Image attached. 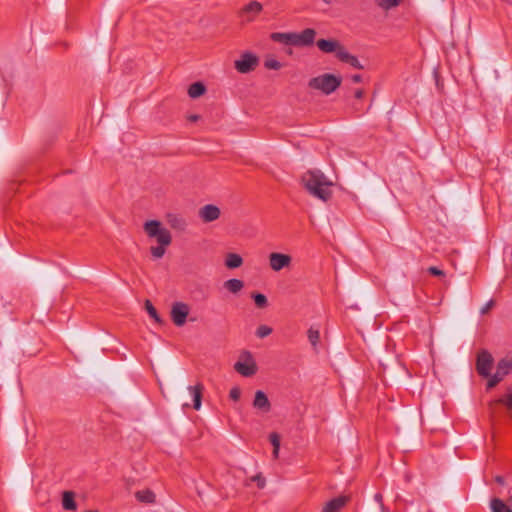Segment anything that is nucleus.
<instances>
[{
  "label": "nucleus",
  "instance_id": "44",
  "mask_svg": "<svg viewBox=\"0 0 512 512\" xmlns=\"http://www.w3.org/2000/svg\"><path fill=\"white\" fill-rule=\"evenodd\" d=\"M379 506H380L381 512H389L388 508L383 504V502L381 504H379Z\"/></svg>",
  "mask_w": 512,
  "mask_h": 512
},
{
  "label": "nucleus",
  "instance_id": "19",
  "mask_svg": "<svg viewBox=\"0 0 512 512\" xmlns=\"http://www.w3.org/2000/svg\"><path fill=\"white\" fill-rule=\"evenodd\" d=\"M135 497L139 502L146 504H152L156 501L155 493L150 489L137 491Z\"/></svg>",
  "mask_w": 512,
  "mask_h": 512
},
{
  "label": "nucleus",
  "instance_id": "28",
  "mask_svg": "<svg viewBox=\"0 0 512 512\" xmlns=\"http://www.w3.org/2000/svg\"><path fill=\"white\" fill-rule=\"evenodd\" d=\"M168 246L169 245L158 244L157 246L150 247V253L152 255V258L155 260L161 259L165 255L166 248Z\"/></svg>",
  "mask_w": 512,
  "mask_h": 512
},
{
  "label": "nucleus",
  "instance_id": "8",
  "mask_svg": "<svg viewBox=\"0 0 512 512\" xmlns=\"http://www.w3.org/2000/svg\"><path fill=\"white\" fill-rule=\"evenodd\" d=\"M268 259L270 268L275 272L288 268L292 262V257L290 255L279 252L270 253Z\"/></svg>",
  "mask_w": 512,
  "mask_h": 512
},
{
  "label": "nucleus",
  "instance_id": "15",
  "mask_svg": "<svg viewBox=\"0 0 512 512\" xmlns=\"http://www.w3.org/2000/svg\"><path fill=\"white\" fill-rule=\"evenodd\" d=\"M188 391L193 399V408L195 410H199L201 408L202 404V392H203V385L201 383H198L194 386H188Z\"/></svg>",
  "mask_w": 512,
  "mask_h": 512
},
{
  "label": "nucleus",
  "instance_id": "27",
  "mask_svg": "<svg viewBox=\"0 0 512 512\" xmlns=\"http://www.w3.org/2000/svg\"><path fill=\"white\" fill-rule=\"evenodd\" d=\"M269 440L273 446V457L276 459L279 456V449H280V436L278 433L273 432L269 435Z\"/></svg>",
  "mask_w": 512,
  "mask_h": 512
},
{
  "label": "nucleus",
  "instance_id": "20",
  "mask_svg": "<svg viewBox=\"0 0 512 512\" xmlns=\"http://www.w3.org/2000/svg\"><path fill=\"white\" fill-rule=\"evenodd\" d=\"M243 264V258L237 253H228L225 257V266L228 269L239 268Z\"/></svg>",
  "mask_w": 512,
  "mask_h": 512
},
{
  "label": "nucleus",
  "instance_id": "26",
  "mask_svg": "<svg viewBox=\"0 0 512 512\" xmlns=\"http://www.w3.org/2000/svg\"><path fill=\"white\" fill-rule=\"evenodd\" d=\"M496 403L504 405L512 415V391L509 390L506 394L496 400Z\"/></svg>",
  "mask_w": 512,
  "mask_h": 512
},
{
  "label": "nucleus",
  "instance_id": "3",
  "mask_svg": "<svg viewBox=\"0 0 512 512\" xmlns=\"http://www.w3.org/2000/svg\"><path fill=\"white\" fill-rule=\"evenodd\" d=\"M342 83V78L334 74L325 73L309 80L308 86L311 89L319 90L325 95L336 91Z\"/></svg>",
  "mask_w": 512,
  "mask_h": 512
},
{
  "label": "nucleus",
  "instance_id": "35",
  "mask_svg": "<svg viewBox=\"0 0 512 512\" xmlns=\"http://www.w3.org/2000/svg\"><path fill=\"white\" fill-rule=\"evenodd\" d=\"M240 396L241 390L239 387H233L229 392V397L234 401H238L240 399Z\"/></svg>",
  "mask_w": 512,
  "mask_h": 512
},
{
  "label": "nucleus",
  "instance_id": "45",
  "mask_svg": "<svg viewBox=\"0 0 512 512\" xmlns=\"http://www.w3.org/2000/svg\"><path fill=\"white\" fill-rule=\"evenodd\" d=\"M190 406H191V404H190V403H186V402H185V403H182V407H183V408H189Z\"/></svg>",
  "mask_w": 512,
  "mask_h": 512
},
{
  "label": "nucleus",
  "instance_id": "12",
  "mask_svg": "<svg viewBox=\"0 0 512 512\" xmlns=\"http://www.w3.org/2000/svg\"><path fill=\"white\" fill-rule=\"evenodd\" d=\"M220 215L221 211L219 207L214 204H206L198 211V216L204 223L213 222L217 220Z\"/></svg>",
  "mask_w": 512,
  "mask_h": 512
},
{
  "label": "nucleus",
  "instance_id": "17",
  "mask_svg": "<svg viewBox=\"0 0 512 512\" xmlns=\"http://www.w3.org/2000/svg\"><path fill=\"white\" fill-rule=\"evenodd\" d=\"M338 60L343 63L349 64L355 69H364V65L360 63L358 58L355 55L350 54L345 48L343 51L340 52Z\"/></svg>",
  "mask_w": 512,
  "mask_h": 512
},
{
  "label": "nucleus",
  "instance_id": "31",
  "mask_svg": "<svg viewBox=\"0 0 512 512\" xmlns=\"http://www.w3.org/2000/svg\"><path fill=\"white\" fill-rule=\"evenodd\" d=\"M375 1H376V4L384 10H389V9L399 5V0H375Z\"/></svg>",
  "mask_w": 512,
  "mask_h": 512
},
{
  "label": "nucleus",
  "instance_id": "1",
  "mask_svg": "<svg viewBox=\"0 0 512 512\" xmlns=\"http://www.w3.org/2000/svg\"><path fill=\"white\" fill-rule=\"evenodd\" d=\"M305 190L314 198L328 202L333 195V182L319 169H311L301 176Z\"/></svg>",
  "mask_w": 512,
  "mask_h": 512
},
{
  "label": "nucleus",
  "instance_id": "16",
  "mask_svg": "<svg viewBox=\"0 0 512 512\" xmlns=\"http://www.w3.org/2000/svg\"><path fill=\"white\" fill-rule=\"evenodd\" d=\"M347 500L348 498L345 496L334 498L324 505L321 512H339L345 506Z\"/></svg>",
  "mask_w": 512,
  "mask_h": 512
},
{
  "label": "nucleus",
  "instance_id": "38",
  "mask_svg": "<svg viewBox=\"0 0 512 512\" xmlns=\"http://www.w3.org/2000/svg\"><path fill=\"white\" fill-rule=\"evenodd\" d=\"M494 305V301L490 300L488 301L480 310L481 314H486Z\"/></svg>",
  "mask_w": 512,
  "mask_h": 512
},
{
  "label": "nucleus",
  "instance_id": "36",
  "mask_svg": "<svg viewBox=\"0 0 512 512\" xmlns=\"http://www.w3.org/2000/svg\"><path fill=\"white\" fill-rule=\"evenodd\" d=\"M252 481L257 483V486L262 489L264 488L266 481L265 478L261 474H257L251 478Z\"/></svg>",
  "mask_w": 512,
  "mask_h": 512
},
{
  "label": "nucleus",
  "instance_id": "32",
  "mask_svg": "<svg viewBox=\"0 0 512 512\" xmlns=\"http://www.w3.org/2000/svg\"><path fill=\"white\" fill-rule=\"evenodd\" d=\"M264 67L269 70H279L282 65L278 60L268 57L264 61Z\"/></svg>",
  "mask_w": 512,
  "mask_h": 512
},
{
  "label": "nucleus",
  "instance_id": "6",
  "mask_svg": "<svg viewBox=\"0 0 512 512\" xmlns=\"http://www.w3.org/2000/svg\"><path fill=\"white\" fill-rule=\"evenodd\" d=\"M257 64V56L250 52H245L241 55L240 59L235 61V68L238 72L245 74L254 70Z\"/></svg>",
  "mask_w": 512,
  "mask_h": 512
},
{
  "label": "nucleus",
  "instance_id": "42",
  "mask_svg": "<svg viewBox=\"0 0 512 512\" xmlns=\"http://www.w3.org/2000/svg\"><path fill=\"white\" fill-rule=\"evenodd\" d=\"M495 481H496L498 484H500V485H504V484H505V479H504V477H503V476H499V475H498V476H496V477H495Z\"/></svg>",
  "mask_w": 512,
  "mask_h": 512
},
{
  "label": "nucleus",
  "instance_id": "5",
  "mask_svg": "<svg viewBox=\"0 0 512 512\" xmlns=\"http://www.w3.org/2000/svg\"><path fill=\"white\" fill-rule=\"evenodd\" d=\"M242 357L245 358L244 361H237L234 364L236 372L244 377H251L255 375L257 372V365L252 354L249 351H245L243 352Z\"/></svg>",
  "mask_w": 512,
  "mask_h": 512
},
{
  "label": "nucleus",
  "instance_id": "11",
  "mask_svg": "<svg viewBox=\"0 0 512 512\" xmlns=\"http://www.w3.org/2000/svg\"><path fill=\"white\" fill-rule=\"evenodd\" d=\"M318 49L323 53H335L337 59L339 54L344 50V46L336 39H319L316 42Z\"/></svg>",
  "mask_w": 512,
  "mask_h": 512
},
{
  "label": "nucleus",
  "instance_id": "30",
  "mask_svg": "<svg viewBox=\"0 0 512 512\" xmlns=\"http://www.w3.org/2000/svg\"><path fill=\"white\" fill-rule=\"evenodd\" d=\"M145 308L150 317H152L157 323H161V318L150 300L145 301Z\"/></svg>",
  "mask_w": 512,
  "mask_h": 512
},
{
  "label": "nucleus",
  "instance_id": "9",
  "mask_svg": "<svg viewBox=\"0 0 512 512\" xmlns=\"http://www.w3.org/2000/svg\"><path fill=\"white\" fill-rule=\"evenodd\" d=\"M189 314V306L183 302H175L171 309V319L173 323L181 327L186 323Z\"/></svg>",
  "mask_w": 512,
  "mask_h": 512
},
{
  "label": "nucleus",
  "instance_id": "34",
  "mask_svg": "<svg viewBox=\"0 0 512 512\" xmlns=\"http://www.w3.org/2000/svg\"><path fill=\"white\" fill-rule=\"evenodd\" d=\"M504 378V376H502L500 373L498 372H495L492 377L488 380L487 382V388H493L494 386H496L502 379Z\"/></svg>",
  "mask_w": 512,
  "mask_h": 512
},
{
  "label": "nucleus",
  "instance_id": "23",
  "mask_svg": "<svg viewBox=\"0 0 512 512\" xmlns=\"http://www.w3.org/2000/svg\"><path fill=\"white\" fill-rule=\"evenodd\" d=\"M206 92V87L202 82H195L188 88V95L192 99L202 96Z\"/></svg>",
  "mask_w": 512,
  "mask_h": 512
},
{
  "label": "nucleus",
  "instance_id": "46",
  "mask_svg": "<svg viewBox=\"0 0 512 512\" xmlns=\"http://www.w3.org/2000/svg\"><path fill=\"white\" fill-rule=\"evenodd\" d=\"M324 3L326 4H330L331 3V0H322Z\"/></svg>",
  "mask_w": 512,
  "mask_h": 512
},
{
  "label": "nucleus",
  "instance_id": "43",
  "mask_svg": "<svg viewBox=\"0 0 512 512\" xmlns=\"http://www.w3.org/2000/svg\"><path fill=\"white\" fill-rule=\"evenodd\" d=\"M199 118H200V116H199V115L194 114V115H190V116H189V118H188V120H189V121H191V122H195V121H197Z\"/></svg>",
  "mask_w": 512,
  "mask_h": 512
},
{
  "label": "nucleus",
  "instance_id": "41",
  "mask_svg": "<svg viewBox=\"0 0 512 512\" xmlns=\"http://www.w3.org/2000/svg\"><path fill=\"white\" fill-rule=\"evenodd\" d=\"M374 500L378 503V504H381L383 502V496L381 493H376L374 495Z\"/></svg>",
  "mask_w": 512,
  "mask_h": 512
},
{
  "label": "nucleus",
  "instance_id": "21",
  "mask_svg": "<svg viewBox=\"0 0 512 512\" xmlns=\"http://www.w3.org/2000/svg\"><path fill=\"white\" fill-rule=\"evenodd\" d=\"M224 288L233 294L239 293L243 287L244 282L240 279L232 278L224 282Z\"/></svg>",
  "mask_w": 512,
  "mask_h": 512
},
{
  "label": "nucleus",
  "instance_id": "10",
  "mask_svg": "<svg viewBox=\"0 0 512 512\" xmlns=\"http://www.w3.org/2000/svg\"><path fill=\"white\" fill-rule=\"evenodd\" d=\"M492 364H493V358H492L491 354L486 350H482L478 354V357H477V362H476L477 372L483 377H488L490 375Z\"/></svg>",
  "mask_w": 512,
  "mask_h": 512
},
{
  "label": "nucleus",
  "instance_id": "39",
  "mask_svg": "<svg viewBox=\"0 0 512 512\" xmlns=\"http://www.w3.org/2000/svg\"><path fill=\"white\" fill-rule=\"evenodd\" d=\"M355 98L362 99L364 96V91L362 89H357L354 94Z\"/></svg>",
  "mask_w": 512,
  "mask_h": 512
},
{
  "label": "nucleus",
  "instance_id": "13",
  "mask_svg": "<svg viewBox=\"0 0 512 512\" xmlns=\"http://www.w3.org/2000/svg\"><path fill=\"white\" fill-rule=\"evenodd\" d=\"M253 407L257 410L264 412V413H267L271 410V403H270L267 395L263 391L257 390L255 392V397L253 400Z\"/></svg>",
  "mask_w": 512,
  "mask_h": 512
},
{
  "label": "nucleus",
  "instance_id": "4",
  "mask_svg": "<svg viewBox=\"0 0 512 512\" xmlns=\"http://www.w3.org/2000/svg\"><path fill=\"white\" fill-rule=\"evenodd\" d=\"M143 229L149 238L155 239L158 244L170 245L172 236L169 230L162 226L158 220H148L144 223Z\"/></svg>",
  "mask_w": 512,
  "mask_h": 512
},
{
  "label": "nucleus",
  "instance_id": "24",
  "mask_svg": "<svg viewBox=\"0 0 512 512\" xmlns=\"http://www.w3.org/2000/svg\"><path fill=\"white\" fill-rule=\"evenodd\" d=\"M512 370V359H501L497 364L496 372L500 373L502 376H506Z\"/></svg>",
  "mask_w": 512,
  "mask_h": 512
},
{
  "label": "nucleus",
  "instance_id": "37",
  "mask_svg": "<svg viewBox=\"0 0 512 512\" xmlns=\"http://www.w3.org/2000/svg\"><path fill=\"white\" fill-rule=\"evenodd\" d=\"M428 272L434 276H444L445 275L444 271H442L441 269H439L435 266L429 267Z\"/></svg>",
  "mask_w": 512,
  "mask_h": 512
},
{
  "label": "nucleus",
  "instance_id": "18",
  "mask_svg": "<svg viewBox=\"0 0 512 512\" xmlns=\"http://www.w3.org/2000/svg\"><path fill=\"white\" fill-rule=\"evenodd\" d=\"M75 493L73 491H64L62 494V507L67 511H75L77 504L74 500Z\"/></svg>",
  "mask_w": 512,
  "mask_h": 512
},
{
  "label": "nucleus",
  "instance_id": "14",
  "mask_svg": "<svg viewBox=\"0 0 512 512\" xmlns=\"http://www.w3.org/2000/svg\"><path fill=\"white\" fill-rule=\"evenodd\" d=\"M166 218H167V223L174 230L179 231V232H183L186 230L187 222L182 216H180L178 214L169 213V214H167Z\"/></svg>",
  "mask_w": 512,
  "mask_h": 512
},
{
  "label": "nucleus",
  "instance_id": "7",
  "mask_svg": "<svg viewBox=\"0 0 512 512\" xmlns=\"http://www.w3.org/2000/svg\"><path fill=\"white\" fill-rule=\"evenodd\" d=\"M263 10V6L258 1H251L245 5L238 13L242 23L253 21L258 14Z\"/></svg>",
  "mask_w": 512,
  "mask_h": 512
},
{
  "label": "nucleus",
  "instance_id": "40",
  "mask_svg": "<svg viewBox=\"0 0 512 512\" xmlns=\"http://www.w3.org/2000/svg\"><path fill=\"white\" fill-rule=\"evenodd\" d=\"M351 80L354 82V83H359L362 81V76L360 74H355L351 77Z\"/></svg>",
  "mask_w": 512,
  "mask_h": 512
},
{
  "label": "nucleus",
  "instance_id": "2",
  "mask_svg": "<svg viewBox=\"0 0 512 512\" xmlns=\"http://www.w3.org/2000/svg\"><path fill=\"white\" fill-rule=\"evenodd\" d=\"M315 37L316 31L312 28H306L300 33L274 32L270 35V38L275 42L298 47L311 46L315 41Z\"/></svg>",
  "mask_w": 512,
  "mask_h": 512
},
{
  "label": "nucleus",
  "instance_id": "29",
  "mask_svg": "<svg viewBox=\"0 0 512 512\" xmlns=\"http://www.w3.org/2000/svg\"><path fill=\"white\" fill-rule=\"evenodd\" d=\"M252 299L255 302V305L258 308H265L268 305L267 297L264 294L261 293H252L251 295Z\"/></svg>",
  "mask_w": 512,
  "mask_h": 512
},
{
  "label": "nucleus",
  "instance_id": "33",
  "mask_svg": "<svg viewBox=\"0 0 512 512\" xmlns=\"http://www.w3.org/2000/svg\"><path fill=\"white\" fill-rule=\"evenodd\" d=\"M272 333V328L267 325H260L256 330V336L259 338H265Z\"/></svg>",
  "mask_w": 512,
  "mask_h": 512
},
{
  "label": "nucleus",
  "instance_id": "22",
  "mask_svg": "<svg viewBox=\"0 0 512 512\" xmlns=\"http://www.w3.org/2000/svg\"><path fill=\"white\" fill-rule=\"evenodd\" d=\"M490 508L492 512H512V508L500 498H492Z\"/></svg>",
  "mask_w": 512,
  "mask_h": 512
},
{
  "label": "nucleus",
  "instance_id": "25",
  "mask_svg": "<svg viewBox=\"0 0 512 512\" xmlns=\"http://www.w3.org/2000/svg\"><path fill=\"white\" fill-rule=\"evenodd\" d=\"M308 340L312 347L316 350L318 343L320 341V332L318 329H315L313 327H310L307 332Z\"/></svg>",
  "mask_w": 512,
  "mask_h": 512
}]
</instances>
